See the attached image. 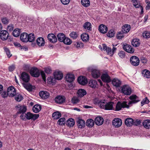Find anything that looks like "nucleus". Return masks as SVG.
<instances>
[{
    "mask_svg": "<svg viewBox=\"0 0 150 150\" xmlns=\"http://www.w3.org/2000/svg\"><path fill=\"white\" fill-rule=\"evenodd\" d=\"M37 44L39 46H43L45 43L44 39L42 37L38 38L37 40Z\"/></svg>",
    "mask_w": 150,
    "mask_h": 150,
    "instance_id": "obj_25",
    "label": "nucleus"
},
{
    "mask_svg": "<svg viewBox=\"0 0 150 150\" xmlns=\"http://www.w3.org/2000/svg\"><path fill=\"white\" fill-rule=\"evenodd\" d=\"M21 78L25 82H28L30 78L28 74L25 72H23L21 74Z\"/></svg>",
    "mask_w": 150,
    "mask_h": 150,
    "instance_id": "obj_17",
    "label": "nucleus"
},
{
    "mask_svg": "<svg viewBox=\"0 0 150 150\" xmlns=\"http://www.w3.org/2000/svg\"><path fill=\"white\" fill-rule=\"evenodd\" d=\"M94 125V121L91 119H88L86 122V125L88 127H92Z\"/></svg>",
    "mask_w": 150,
    "mask_h": 150,
    "instance_id": "obj_39",
    "label": "nucleus"
},
{
    "mask_svg": "<svg viewBox=\"0 0 150 150\" xmlns=\"http://www.w3.org/2000/svg\"><path fill=\"white\" fill-rule=\"evenodd\" d=\"M13 25L12 24L8 26L7 28V29L9 31H12L13 29Z\"/></svg>",
    "mask_w": 150,
    "mask_h": 150,
    "instance_id": "obj_64",
    "label": "nucleus"
},
{
    "mask_svg": "<svg viewBox=\"0 0 150 150\" xmlns=\"http://www.w3.org/2000/svg\"><path fill=\"white\" fill-rule=\"evenodd\" d=\"M137 96L136 95H132L130 96L129 98L131 100L129 102V104H131L132 103H137L138 101L136 100Z\"/></svg>",
    "mask_w": 150,
    "mask_h": 150,
    "instance_id": "obj_28",
    "label": "nucleus"
},
{
    "mask_svg": "<svg viewBox=\"0 0 150 150\" xmlns=\"http://www.w3.org/2000/svg\"><path fill=\"white\" fill-rule=\"evenodd\" d=\"M66 81L69 83H71L75 79V76L74 75L71 73L67 74L65 77Z\"/></svg>",
    "mask_w": 150,
    "mask_h": 150,
    "instance_id": "obj_14",
    "label": "nucleus"
},
{
    "mask_svg": "<svg viewBox=\"0 0 150 150\" xmlns=\"http://www.w3.org/2000/svg\"><path fill=\"white\" fill-rule=\"evenodd\" d=\"M94 103L95 104H98L100 107L102 109L107 110L113 109V102L110 101L106 103L105 100H101L98 98H96L94 99Z\"/></svg>",
    "mask_w": 150,
    "mask_h": 150,
    "instance_id": "obj_1",
    "label": "nucleus"
},
{
    "mask_svg": "<svg viewBox=\"0 0 150 150\" xmlns=\"http://www.w3.org/2000/svg\"><path fill=\"white\" fill-rule=\"evenodd\" d=\"M123 49L126 52L130 53H132L134 52V49L130 45H124Z\"/></svg>",
    "mask_w": 150,
    "mask_h": 150,
    "instance_id": "obj_18",
    "label": "nucleus"
},
{
    "mask_svg": "<svg viewBox=\"0 0 150 150\" xmlns=\"http://www.w3.org/2000/svg\"><path fill=\"white\" fill-rule=\"evenodd\" d=\"M4 50L6 52L8 57H10L11 56V54L9 50L7 48H4Z\"/></svg>",
    "mask_w": 150,
    "mask_h": 150,
    "instance_id": "obj_58",
    "label": "nucleus"
},
{
    "mask_svg": "<svg viewBox=\"0 0 150 150\" xmlns=\"http://www.w3.org/2000/svg\"><path fill=\"white\" fill-rule=\"evenodd\" d=\"M65 98L64 96H58L55 99V102L57 103L61 104L65 101Z\"/></svg>",
    "mask_w": 150,
    "mask_h": 150,
    "instance_id": "obj_15",
    "label": "nucleus"
},
{
    "mask_svg": "<svg viewBox=\"0 0 150 150\" xmlns=\"http://www.w3.org/2000/svg\"><path fill=\"white\" fill-rule=\"evenodd\" d=\"M88 70L91 72L92 76L94 78H98L100 76V71L97 69L89 68Z\"/></svg>",
    "mask_w": 150,
    "mask_h": 150,
    "instance_id": "obj_4",
    "label": "nucleus"
},
{
    "mask_svg": "<svg viewBox=\"0 0 150 150\" xmlns=\"http://www.w3.org/2000/svg\"><path fill=\"white\" fill-rule=\"evenodd\" d=\"M15 67L14 65H12L9 67L8 69L9 71H12L15 69Z\"/></svg>",
    "mask_w": 150,
    "mask_h": 150,
    "instance_id": "obj_63",
    "label": "nucleus"
},
{
    "mask_svg": "<svg viewBox=\"0 0 150 150\" xmlns=\"http://www.w3.org/2000/svg\"><path fill=\"white\" fill-rule=\"evenodd\" d=\"M149 101L148 99L146 98H145L143 99L141 102V104L142 106L144 104H147L149 103Z\"/></svg>",
    "mask_w": 150,
    "mask_h": 150,
    "instance_id": "obj_60",
    "label": "nucleus"
},
{
    "mask_svg": "<svg viewBox=\"0 0 150 150\" xmlns=\"http://www.w3.org/2000/svg\"><path fill=\"white\" fill-rule=\"evenodd\" d=\"M77 34L75 32H72L70 34V36L71 38H72L75 39L77 37Z\"/></svg>",
    "mask_w": 150,
    "mask_h": 150,
    "instance_id": "obj_56",
    "label": "nucleus"
},
{
    "mask_svg": "<svg viewBox=\"0 0 150 150\" xmlns=\"http://www.w3.org/2000/svg\"><path fill=\"white\" fill-rule=\"evenodd\" d=\"M142 35L144 38H150V33L148 31H145L143 33Z\"/></svg>",
    "mask_w": 150,
    "mask_h": 150,
    "instance_id": "obj_48",
    "label": "nucleus"
},
{
    "mask_svg": "<svg viewBox=\"0 0 150 150\" xmlns=\"http://www.w3.org/2000/svg\"><path fill=\"white\" fill-rule=\"evenodd\" d=\"M79 101V100L77 97H74L71 99V102L74 104H76Z\"/></svg>",
    "mask_w": 150,
    "mask_h": 150,
    "instance_id": "obj_55",
    "label": "nucleus"
},
{
    "mask_svg": "<svg viewBox=\"0 0 150 150\" xmlns=\"http://www.w3.org/2000/svg\"><path fill=\"white\" fill-rule=\"evenodd\" d=\"M99 30L102 33H105L108 31V28L105 25L103 24H101L99 27Z\"/></svg>",
    "mask_w": 150,
    "mask_h": 150,
    "instance_id": "obj_23",
    "label": "nucleus"
},
{
    "mask_svg": "<svg viewBox=\"0 0 150 150\" xmlns=\"http://www.w3.org/2000/svg\"><path fill=\"white\" fill-rule=\"evenodd\" d=\"M28 41L30 42H32L35 39V37L34 34L30 33L29 34H28Z\"/></svg>",
    "mask_w": 150,
    "mask_h": 150,
    "instance_id": "obj_42",
    "label": "nucleus"
},
{
    "mask_svg": "<svg viewBox=\"0 0 150 150\" xmlns=\"http://www.w3.org/2000/svg\"><path fill=\"white\" fill-rule=\"evenodd\" d=\"M61 2L64 5H67L69 4L70 0H60Z\"/></svg>",
    "mask_w": 150,
    "mask_h": 150,
    "instance_id": "obj_62",
    "label": "nucleus"
},
{
    "mask_svg": "<svg viewBox=\"0 0 150 150\" xmlns=\"http://www.w3.org/2000/svg\"><path fill=\"white\" fill-rule=\"evenodd\" d=\"M77 94L79 97H82L86 94V91L83 89H80L78 90Z\"/></svg>",
    "mask_w": 150,
    "mask_h": 150,
    "instance_id": "obj_30",
    "label": "nucleus"
},
{
    "mask_svg": "<svg viewBox=\"0 0 150 150\" xmlns=\"http://www.w3.org/2000/svg\"><path fill=\"white\" fill-rule=\"evenodd\" d=\"M39 116V114H33L30 112H28L25 115V117L28 120L31 119L34 120L37 119Z\"/></svg>",
    "mask_w": 150,
    "mask_h": 150,
    "instance_id": "obj_5",
    "label": "nucleus"
},
{
    "mask_svg": "<svg viewBox=\"0 0 150 150\" xmlns=\"http://www.w3.org/2000/svg\"><path fill=\"white\" fill-rule=\"evenodd\" d=\"M113 85L116 87L119 86L121 84V81L118 79L115 78L112 81Z\"/></svg>",
    "mask_w": 150,
    "mask_h": 150,
    "instance_id": "obj_29",
    "label": "nucleus"
},
{
    "mask_svg": "<svg viewBox=\"0 0 150 150\" xmlns=\"http://www.w3.org/2000/svg\"><path fill=\"white\" fill-rule=\"evenodd\" d=\"M48 40L52 43L56 42L57 40L56 36L53 34H49L47 37Z\"/></svg>",
    "mask_w": 150,
    "mask_h": 150,
    "instance_id": "obj_12",
    "label": "nucleus"
},
{
    "mask_svg": "<svg viewBox=\"0 0 150 150\" xmlns=\"http://www.w3.org/2000/svg\"><path fill=\"white\" fill-rule=\"evenodd\" d=\"M143 125L144 127L146 129L150 128V120H145L143 123Z\"/></svg>",
    "mask_w": 150,
    "mask_h": 150,
    "instance_id": "obj_37",
    "label": "nucleus"
},
{
    "mask_svg": "<svg viewBox=\"0 0 150 150\" xmlns=\"http://www.w3.org/2000/svg\"><path fill=\"white\" fill-rule=\"evenodd\" d=\"M14 45L16 47H21V48L22 50L23 49L25 51H26L28 50V48L27 47H21L20 44L18 42H15L14 43Z\"/></svg>",
    "mask_w": 150,
    "mask_h": 150,
    "instance_id": "obj_51",
    "label": "nucleus"
},
{
    "mask_svg": "<svg viewBox=\"0 0 150 150\" xmlns=\"http://www.w3.org/2000/svg\"><path fill=\"white\" fill-rule=\"evenodd\" d=\"M88 85L91 88H97L98 86L97 81L94 80H91L90 81Z\"/></svg>",
    "mask_w": 150,
    "mask_h": 150,
    "instance_id": "obj_22",
    "label": "nucleus"
},
{
    "mask_svg": "<svg viewBox=\"0 0 150 150\" xmlns=\"http://www.w3.org/2000/svg\"><path fill=\"white\" fill-rule=\"evenodd\" d=\"M15 96V99L17 101L20 102L22 100L23 97L20 94H16Z\"/></svg>",
    "mask_w": 150,
    "mask_h": 150,
    "instance_id": "obj_50",
    "label": "nucleus"
},
{
    "mask_svg": "<svg viewBox=\"0 0 150 150\" xmlns=\"http://www.w3.org/2000/svg\"><path fill=\"white\" fill-rule=\"evenodd\" d=\"M58 40L60 42H63L65 36L63 33H59L57 35Z\"/></svg>",
    "mask_w": 150,
    "mask_h": 150,
    "instance_id": "obj_40",
    "label": "nucleus"
},
{
    "mask_svg": "<svg viewBox=\"0 0 150 150\" xmlns=\"http://www.w3.org/2000/svg\"><path fill=\"white\" fill-rule=\"evenodd\" d=\"M16 109L18 110L17 113H24L26 111V107L24 106L18 105L16 107Z\"/></svg>",
    "mask_w": 150,
    "mask_h": 150,
    "instance_id": "obj_11",
    "label": "nucleus"
},
{
    "mask_svg": "<svg viewBox=\"0 0 150 150\" xmlns=\"http://www.w3.org/2000/svg\"><path fill=\"white\" fill-rule=\"evenodd\" d=\"M140 61L143 63H146L147 62V59L144 57H141L140 58Z\"/></svg>",
    "mask_w": 150,
    "mask_h": 150,
    "instance_id": "obj_61",
    "label": "nucleus"
},
{
    "mask_svg": "<svg viewBox=\"0 0 150 150\" xmlns=\"http://www.w3.org/2000/svg\"><path fill=\"white\" fill-rule=\"evenodd\" d=\"M141 122V121L140 120L137 119L135 120H133V125L136 126H137L139 125Z\"/></svg>",
    "mask_w": 150,
    "mask_h": 150,
    "instance_id": "obj_59",
    "label": "nucleus"
},
{
    "mask_svg": "<svg viewBox=\"0 0 150 150\" xmlns=\"http://www.w3.org/2000/svg\"><path fill=\"white\" fill-rule=\"evenodd\" d=\"M91 23L88 22L86 23L83 25V27L85 29L89 30H91Z\"/></svg>",
    "mask_w": 150,
    "mask_h": 150,
    "instance_id": "obj_45",
    "label": "nucleus"
},
{
    "mask_svg": "<svg viewBox=\"0 0 150 150\" xmlns=\"http://www.w3.org/2000/svg\"><path fill=\"white\" fill-rule=\"evenodd\" d=\"M130 61L131 64L134 66H137L139 64V59L136 56L132 57L130 59Z\"/></svg>",
    "mask_w": 150,
    "mask_h": 150,
    "instance_id": "obj_7",
    "label": "nucleus"
},
{
    "mask_svg": "<svg viewBox=\"0 0 150 150\" xmlns=\"http://www.w3.org/2000/svg\"><path fill=\"white\" fill-rule=\"evenodd\" d=\"M130 28L131 27L129 25L125 24L122 27V31L124 33H127L129 31Z\"/></svg>",
    "mask_w": 150,
    "mask_h": 150,
    "instance_id": "obj_31",
    "label": "nucleus"
},
{
    "mask_svg": "<svg viewBox=\"0 0 150 150\" xmlns=\"http://www.w3.org/2000/svg\"><path fill=\"white\" fill-rule=\"evenodd\" d=\"M142 73L144 77L147 78H150V72L149 70L144 69L142 71Z\"/></svg>",
    "mask_w": 150,
    "mask_h": 150,
    "instance_id": "obj_32",
    "label": "nucleus"
},
{
    "mask_svg": "<svg viewBox=\"0 0 150 150\" xmlns=\"http://www.w3.org/2000/svg\"><path fill=\"white\" fill-rule=\"evenodd\" d=\"M30 74L33 77H38L40 75V72L36 68L34 67L31 68L30 72Z\"/></svg>",
    "mask_w": 150,
    "mask_h": 150,
    "instance_id": "obj_6",
    "label": "nucleus"
},
{
    "mask_svg": "<svg viewBox=\"0 0 150 150\" xmlns=\"http://www.w3.org/2000/svg\"><path fill=\"white\" fill-rule=\"evenodd\" d=\"M104 120L102 117H97L95 120L96 124L98 125H102L103 122Z\"/></svg>",
    "mask_w": 150,
    "mask_h": 150,
    "instance_id": "obj_24",
    "label": "nucleus"
},
{
    "mask_svg": "<svg viewBox=\"0 0 150 150\" xmlns=\"http://www.w3.org/2000/svg\"><path fill=\"white\" fill-rule=\"evenodd\" d=\"M129 106L127 104V102L126 101L121 103L120 102H118L116 106L115 110L116 111H119L121 110L122 108H129Z\"/></svg>",
    "mask_w": 150,
    "mask_h": 150,
    "instance_id": "obj_3",
    "label": "nucleus"
},
{
    "mask_svg": "<svg viewBox=\"0 0 150 150\" xmlns=\"http://www.w3.org/2000/svg\"><path fill=\"white\" fill-rule=\"evenodd\" d=\"M115 33L113 30H111L109 31L107 34V36L109 37H112L114 36Z\"/></svg>",
    "mask_w": 150,
    "mask_h": 150,
    "instance_id": "obj_53",
    "label": "nucleus"
},
{
    "mask_svg": "<svg viewBox=\"0 0 150 150\" xmlns=\"http://www.w3.org/2000/svg\"><path fill=\"white\" fill-rule=\"evenodd\" d=\"M2 22L4 24H7L9 22V20L6 17L2 18L1 19Z\"/></svg>",
    "mask_w": 150,
    "mask_h": 150,
    "instance_id": "obj_54",
    "label": "nucleus"
},
{
    "mask_svg": "<svg viewBox=\"0 0 150 150\" xmlns=\"http://www.w3.org/2000/svg\"><path fill=\"white\" fill-rule=\"evenodd\" d=\"M118 55L121 58H124L125 57V52L122 51H119L118 53Z\"/></svg>",
    "mask_w": 150,
    "mask_h": 150,
    "instance_id": "obj_52",
    "label": "nucleus"
},
{
    "mask_svg": "<svg viewBox=\"0 0 150 150\" xmlns=\"http://www.w3.org/2000/svg\"><path fill=\"white\" fill-rule=\"evenodd\" d=\"M82 40L83 41H86L89 39V36L86 33H84L82 34L81 36Z\"/></svg>",
    "mask_w": 150,
    "mask_h": 150,
    "instance_id": "obj_41",
    "label": "nucleus"
},
{
    "mask_svg": "<svg viewBox=\"0 0 150 150\" xmlns=\"http://www.w3.org/2000/svg\"><path fill=\"white\" fill-rule=\"evenodd\" d=\"M78 81L79 83L83 85L86 84L88 82L87 79L85 77L82 76H80L78 77Z\"/></svg>",
    "mask_w": 150,
    "mask_h": 150,
    "instance_id": "obj_13",
    "label": "nucleus"
},
{
    "mask_svg": "<svg viewBox=\"0 0 150 150\" xmlns=\"http://www.w3.org/2000/svg\"><path fill=\"white\" fill-rule=\"evenodd\" d=\"M66 119L64 117L60 118L58 121L57 123L59 125H63L65 123Z\"/></svg>",
    "mask_w": 150,
    "mask_h": 150,
    "instance_id": "obj_46",
    "label": "nucleus"
},
{
    "mask_svg": "<svg viewBox=\"0 0 150 150\" xmlns=\"http://www.w3.org/2000/svg\"><path fill=\"white\" fill-rule=\"evenodd\" d=\"M40 96L43 99H46L50 96V94L49 92L45 91H42L40 92Z\"/></svg>",
    "mask_w": 150,
    "mask_h": 150,
    "instance_id": "obj_16",
    "label": "nucleus"
},
{
    "mask_svg": "<svg viewBox=\"0 0 150 150\" xmlns=\"http://www.w3.org/2000/svg\"><path fill=\"white\" fill-rule=\"evenodd\" d=\"M16 94V91L13 86H10L8 88L7 90V95L10 97H13Z\"/></svg>",
    "mask_w": 150,
    "mask_h": 150,
    "instance_id": "obj_8",
    "label": "nucleus"
},
{
    "mask_svg": "<svg viewBox=\"0 0 150 150\" xmlns=\"http://www.w3.org/2000/svg\"><path fill=\"white\" fill-rule=\"evenodd\" d=\"M28 34L23 33H22L20 36V39L23 42H27L28 41Z\"/></svg>",
    "mask_w": 150,
    "mask_h": 150,
    "instance_id": "obj_21",
    "label": "nucleus"
},
{
    "mask_svg": "<svg viewBox=\"0 0 150 150\" xmlns=\"http://www.w3.org/2000/svg\"><path fill=\"white\" fill-rule=\"evenodd\" d=\"M101 79L103 81L109 82L111 81L110 77L107 74H103L101 76Z\"/></svg>",
    "mask_w": 150,
    "mask_h": 150,
    "instance_id": "obj_19",
    "label": "nucleus"
},
{
    "mask_svg": "<svg viewBox=\"0 0 150 150\" xmlns=\"http://www.w3.org/2000/svg\"><path fill=\"white\" fill-rule=\"evenodd\" d=\"M64 39V41H63V42L65 44L69 45L71 43V41L69 38L65 37V38Z\"/></svg>",
    "mask_w": 150,
    "mask_h": 150,
    "instance_id": "obj_49",
    "label": "nucleus"
},
{
    "mask_svg": "<svg viewBox=\"0 0 150 150\" xmlns=\"http://www.w3.org/2000/svg\"><path fill=\"white\" fill-rule=\"evenodd\" d=\"M112 125L116 127H119L122 125V120L119 118H116L113 120L112 122Z\"/></svg>",
    "mask_w": 150,
    "mask_h": 150,
    "instance_id": "obj_9",
    "label": "nucleus"
},
{
    "mask_svg": "<svg viewBox=\"0 0 150 150\" xmlns=\"http://www.w3.org/2000/svg\"><path fill=\"white\" fill-rule=\"evenodd\" d=\"M66 125L70 127H72L74 125V120L72 118L69 119L67 121Z\"/></svg>",
    "mask_w": 150,
    "mask_h": 150,
    "instance_id": "obj_36",
    "label": "nucleus"
},
{
    "mask_svg": "<svg viewBox=\"0 0 150 150\" xmlns=\"http://www.w3.org/2000/svg\"><path fill=\"white\" fill-rule=\"evenodd\" d=\"M8 36V34L7 31L3 30L0 33V38L3 40H6Z\"/></svg>",
    "mask_w": 150,
    "mask_h": 150,
    "instance_id": "obj_10",
    "label": "nucleus"
},
{
    "mask_svg": "<svg viewBox=\"0 0 150 150\" xmlns=\"http://www.w3.org/2000/svg\"><path fill=\"white\" fill-rule=\"evenodd\" d=\"M81 3L84 6L87 7L90 5V2L89 0H81Z\"/></svg>",
    "mask_w": 150,
    "mask_h": 150,
    "instance_id": "obj_43",
    "label": "nucleus"
},
{
    "mask_svg": "<svg viewBox=\"0 0 150 150\" xmlns=\"http://www.w3.org/2000/svg\"><path fill=\"white\" fill-rule=\"evenodd\" d=\"M140 43L139 42V40L137 39H134L132 40V44L134 47H135L139 46Z\"/></svg>",
    "mask_w": 150,
    "mask_h": 150,
    "instance_id": "obj_33",
    "label": "nucleus"
},
{
    "mask_svg": "<svg viewBox=\"0 0 150 150\" xmlns=\"http://www.w3.org/2000/svg\"><path fill=\"white\" fill-rule=\"evenodd\" d=\"M74 45L76 48H79L81 47H82L83 46V44L82 42H77Z\"/></svg>",
    "mask_w": 150,
    "mask_h": 150,
    "instance_id": "obj_57",
    "label": "nucleus"
},
{
    "mask_svg": "<svg viewBox=\"0 0 150 150\" xmlns=\"http://www.w3.org/2000/svg\"><path fill=\"white\" fill-rule=\"evenodd\" d=\"M23 86L28 91H32L33 88L32 86L28 83L23 84Z\"/></svg>",
    "mask_w": 150,
    "mask_h": 150,
    "instance_id": "obj_38",
    "label": "nucleus"
},
{
    "mask_svg": "<svg viewBox=\"0 0 150 150\" xmlns=\"http://www.w3.org/2000/svg\"><path fill=\"white\" fill-rule=\"evenodd\" d=\"M122 92L127 95H130L132 93L131 88L128 85H125L121 87Z\"/></svg>",
    "mask_w": 150,
    "mask_h": 150,
    "instance_id": "obj_2",
    "label": "nucleus"
},
{
    "mask_svg": "<svg viewBox=\"0 0 150 150\" xmlns=\"http://www.w3.org/2000/svg\"><path fill=\"white\" fill-rule=\"evenodd\" d=\"M124 33H125L123 32L122 31H120L117 34V39H121L124 37Z\"/></svg>",
    "mask_w": 150,
    "mask_h": 150,
    "instance_id": "obj_47",
    "label": "nucleus"
},
{
    "mask_svg": "<svg viewBox=\"0 0 150 150\" xmlns=\"http://www.w3.org/2000/svg\"><path fill=\"white\" fill-rule=\"evenodd\" d=\"M20 33V30L19 29L16 28L13 30V34L14 37H17L19 35Z\"/></svg>",
    "mask_w": 150,
    "mask_h": 150,
    "instance_id": "obj_44",
    "label": "nucleus"
},
{
    "mask_svg": "<svg viewBox=\"0 0 150 150\" xmlns=\"http://www.w3.org/2000/svg\"><path fill=\"white\" fill-rule=\"evenodd\" d=\"M61 116V114L59 112H54L52 115V117L54 119H57Z\"/></svg>",
    "mask_w": 150,
    "mask_h": 150,
    "instance_id": "obj_35",
    "label": "nucleus"
},
{
    "mask_svg": "<svg viewBox=\"0 0 150 150\" xmlns=\"http://www.w3.org/2000/svg\"><path fill=\"white\" fill-rule=\"evenodd\" d=\"M133 123V120L132 118H127L125 120V124L127 126H131Z\"/></svg>",
    "mask_w": 150,
    "mask_h": 150,
    "instance_id": "obj_27",
    "label": "nucleus"
},
{
    "mask_svg": "<svg viewBox=\"0 0 150 150\" xmlns=\"http://www.w3.org/2000/svg\"><path fill=\"white\" fill-rule=\"evenodd\" d=\"M77 124L79 128H81L84 127L85 125V122L82 119H79L77 121Z\"/></svg>",
    "mask_w": 150,
    "mask_h": 150,
    "instance_id": "obj_26",
    "label": "nucleus"
},
{
    "mask_svg": "<svg viewBox=\"0 0 150 150\" xmlns=\"http://www.w3.org/2000/svg\"><path fill=\"white\" fill-rule=\"evenodd\" d=\"M54 77L58 80L61 79L63 77L62 72L59 71H55L54 73Z\"/></svg>",
    "mask_w": 150,
    "mask_h": 150,
    "instance_id": "obj_20",
    "label": "nucleus"
},
{
    "mask_svg": "<svg viewBox=\"0 0 150 150\" xmlns=\"http://www.w3.org/2000/svg\"><path fill=\"white\" fill-rule=\"evenodd\" d=\"M41 110V106L38 105H35L33 108V111L36 113L38 112Z\"/></svg>",
    "mask_w": 150,
    "mask_h": 150,
    "instance_id": "obj_34",
    "label": "nucleus"
}]
</instances>
